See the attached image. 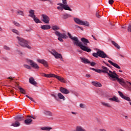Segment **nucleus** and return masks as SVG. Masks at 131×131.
Instances as JSON below:
<instances>
[{"instance_id":"1","label":"nucleus","mask_w":131,"mask_h":131,"mask_svg":"<svg viewBox=\"0 0 131 131\" xmlns=\"http://www.w3.org/2000/svg\"><path fill=\"white\" fill-rule=\"evenodd\" d=\"M68 35L71 39L74 41V45H75L77 47H79L81 50L84 52H87L88 53L92 52V49L89 48L88 47L84 46V45L82 44V42L79 41L77 37H73L70 33H68Z\"/></svg>"},{"instance_id":"2","label":"nucleus","mask_w":131,"mask_h":131,"mask_svg":"<svg viewBox=\"0 0 131 131\" xmlns=\"http://www.w3.org/2000/svg\"><path fill=\"white\" fill-rule=\"evenodd\" d=\"M68 35L71 39L74 41V45H75L77 47H79L81 50L84 52H87L88 53L92 52V49L89 48L88 47L84 46V45L82 44V42L79 41L77 37H73L70 33H68Z\"/></svg>"},{"instance_id":"3","label":"nucleus","mask_w":131,"mask_h":131,"mask_svg":"<svg viewBox=\"0 0 131 131\" xmlns=\"http://www.w3.org/2000/svg\"><path fill=\"white\" fill-rule=\"evenodd\" d=\"M16 38L18 40V42L19 44V46L23 47V48H27L29 50L31 49V47L28 45V41L19 36H17Z\"/></svg>"},{"instance_id":"4","label":"nucleus","mask_w":131,"mask_h":131,"mask_svg":"<svg viewBox=\"0 0 131 131\" xmlns=\"http://www.w3.org/2000/svg\"><path fill=\"white\" fill-rule=\"evenodd\" d=\"M62 3H58L57 6L62 7L63 10H66V11H70L71 12H72V9L70 8L68 5H67V0H62Z\"/></svg>"},{"instance_id":"5","label":"nucleus","mask_w":131,"mask_h":131,"mask_svg":"<svg viewBox=\"0 0 131 131\" xmlns=\"http://www.w3.org/2000/svg\"><path fill=\"white\" fill-rule=\"evenodd\" d=\"M54 33L55 35H56V36L58 37V40H59V41H61V42H63V41H64L62 38L66 39L68 38V36H67V35H66V34L65 33L62 34L59 31H55Z\"/></svg>"},{"instance_id":"6","label":"nucleus","mask_w":131,"mask_h":131,"mask_svg":"<svg viewBox=\"0 0 131 131\" xmlns=\"http://www.w3.org/2000/svg\"><path fill=\"white\" fill-rule=\"evenodd\" d=\"M74 21L78 24L79 25H84L85 26H90V23L88 21H83L81 20H80L78 18H74Z\"/></svg>"},{"instance_id":"7","label":"nucleus","mask_w":131,"mask_h":131,"mask_svg":"<svg viewBox=\"0 0 131 131\" xmlns=\"http://www.w3.org/2000/svg\"><path fill=\"white\" fill-rule=\"evenodd\" d=\"M50 53L55 57V59H60L61 61H63V57L62 56V55L57 52L55 50H52Z\"/></svg>"},{"instance_id":"8","label":"nucleus","mask_w":131,"mask_h":131,"mask_svg":"<svg viewBox=\"0 0 131 131\" xmlns=\"http://www.w3.org/2000/svg\"><path fill=\"white\" fill-rule=\"evenodd\" d=\"M51 96L54 97V99H55L56 101H59V99H60V100H63V101H65L66 100L65 97L61 93H58L57 96L55 94H51Z\"/></svg>"},{"instance_id":"9","label":"nucleus","mask_w":131,"mask_h":131,"mask_svg":"<svg viewBox=\"0 0 131 131\" xmlns=\"http://www.w3.org/2000/svg\"><path fill=\"white\" fill-rule=\"evenodd\" d=\"M27 62L30 64L32 68H34V69H39V67L38 66V65L36 62H34L33 60L31 59H28Z\"/></svg>"},{"instance_id":"10","label":"nucleus","mask_w":131,"mask_h":131,"mask_svg":"<svg viewBox=\"0 0 131 131\" xmlns=\"http://www.w3.org/2000/svg\"><path fill=\"white\" fill-rule=\"evenodd\" d=\"M108 76H110V77H111V78H113V80L114 81L116 80V78L118 77V75L117 74H116L115 71L112 72L111 71H109V73H108Z\"/></svg>"},{"instance_id":"11","label":"nucleus","mask_w":131,"mask_h":131,"mask_svg":"<svg viewBox=\"0 0 131 131\" xmlns=\"http://www.w3.org/2000/svg\"><path fill=\"white\" fill-rule=\"evenodd\" d=\"M42 19V21L46 24H49L50 23V17L46 14L41 15Z\"/></svg>"},{"instance_id":"12","label":"nucleus","mask_w":131,"mask_h":131,"mask_svg":"<svg viewBox=\"0 0 131 131\" xmlns=\"http://www.w3.org/2000/svg\"><path fill=\"white\" fill-rule=\"evenodd\" d=\"M97 54H98L99 57L100 58H102L103 59H105V58H108V55L104 52V51H97Z\"/></svg>"},{"instance_id":"13","label":"nucleus","mask_w":131,"mask_h":131,"mask_svg":"<svg viewBox=\"0 0 131 131\" xmlns=\"http://www.w3.org/2000/svg\"><path fill=\"white\" fill-rule=\"evenodd\" d=\"M14 119L16 121H23V120H25V118L22 115H18L14 117Z\"/></svg>"},{"instance_id":"14","label":"nucleus","mask_w":131,"mask_h":131,"mask_svg":"<svg viewBox=\"0 0 131 131\" xmlns=\"http://www.w3.org/2000/svg\"><path fill=\"white\" fill-rule=\"evenodd\" d=\"M37 61H38V63L43 64L45 67H46V68L49 67V64H48V62H47V61L45 60L44 59H37Z\"/></svg>"},{"instance_id":"15","label":"nucleus","mask_w":131,"mask_h":131,"mask_svg":"<svg viewBox=\"0 0 131 131\" xmlns=\"http://www.w3.org/2000/svg\"><path fill=\"white\" fill-rule=\"evenodd\" d=\"M118 93L120 97H121L122 99H124V100H126V101H128V102H130V98L129 97L124 96L120 91H118Z\"/></svg>"},{"instance_id":"16","label":"nucleus","mask_w":131,"mask_h":131,"mask_svg":"<svg viewBox=\"0 0 131 131\" xmlns=\"http://www.w3.org/2000/svg\"><path fill=\"white\" fill-rule=\"evenodd\" d=\"M59 91L62 93V94H64L65 95H68L70 93V91L69 90H67L66 88L60 87L59 88Z\"/></svg>"},{"instance_id":"17","label":"nucleus","mask_w":131,"mask_h":131,"mask_svg":"<svg viewBox=\"0 0 131 131\" xmlns=\"http://www.w3.org/2000/svg\"><path fill=\"white\" fill-rule=\"evenodd\" d=\"M116 79L117 80L118 82H119L120 84H121V85H122L123 86L125 84H126V83L124 81V79H123V78H119L117 77Z\"/></svg>"},{"instance_id":"18","label":"nucleus","mask_w":131,"mask_h":131,"mask_svg":"<svg viewBox=\"0 0 131 131\" xmlns=\"http://www.w3.org/2000/svg\"><path fill=\"white\" fill-rule=\"evenodd\" d=\"M108 100L109 101L116 102V103H119V102H120V100H119V98L115 96H114L113 97L109 98Z\"/></svg>"},{"instance_id":"19","label":"nucleus","mask_w":131,"mask_h":131,"mask_svg":"<svg viewBox=\"0 0 131 131\" xmlns=\"http://www.w3.org/2000/svg\"><path fill=\"white\" fill-rule=\"evenodd\" d=\"M80 59L82 63L84 64H90L91 63V61L88 59L84 57H80Z\"/></svg>"},{"instance_id":"20","label":"nucleus","mask_w":131,"mask_h":131,"mask_svg":"<svg viewBox=\"0 0 131 131\" xmlns=\"http://www.w3.org/2000/svg\"><path fill=\"white\" fill-rule=\"evenodd\" d=\"M40 28L43 30H49V29H51V26L50 25H43L40 26Z\"/></svg>"},{"instance_id":"21","label":"nucleus","mask_w":131,"mask_h":131,"mask_svg":"<svg viewBox=\"0 0 131 131\" xmlns=\"http://www.w3.org/2000/svg\"><path fill=\"white\" fill-rule=\"evenodd\" d=\"M92 84L96 88H101L102 86V84L97 81H92Z\"/></svg>"},{"instance_id":"22","label":"nucleus","mask_w":131,"mask_h":131,"mask_svg":"<svg viewBox=\"0 0 131 131\" xmlns=\"http://www.w3.org/2000/svg\"><path fill=\"white\" fill-rule=\"evenodd\" d=\"M101 68H102L101 69L102 72L103 73H107V74L108 75V73H109V71H110L109 69L107 68V67H104V66H102Z\"/></svg>"},{"instance_id":"23","label":"nucleus","mask_w":131,"mask_h":131,"mask_svg":"<svg viewBox=\"0 0 131 131\" xmlns=\"http://www.w3.org/2000/svg\"><path fill=\"white\" fill-rule=\"evenodd\" d=\"M81 40L82 42L84 45L85 47H86L88 46V43H90V41L86 38H81Z\"/></svg>"},{"instance_id":"24","label":"nucleus","mask_w":131,"mask_h":131,"mask_svg":"<svg viewBox=\"0 0 131 131\" xmlns=\"http://www.w3.org/2000/svg\"><path fill=\"white\" fill-rule=\"evenodd\" d=\"M53 77H55V78L58 79V80H59V81H61V82H65V80L64 79V78L62 77L54 75V76H53Z\"/></svg>"},{"instance_id":"25","label":"nucleus","mask_w":131,"mask_h":131,"mask_svg":"<svg viewBox=\"0 0 131 131\" xmlns=\"http://www.w3.org/2000/svg\"><path fill=\"white\" fill-rule=\"evenodd\" d=\"M108 63H110L111 65H112V66H114V67H115V68H117V69H120V67L117 64V63H115L111 60H108Z\"/></svg>"},{"instance_id":"26","label":"nucleus","mask_w":131,"mask_h":131,"mask_svg":"<svg viewBox=\"0 0 131 131\" xmlns=\"http://www.w3.org/2000/svg\"><path fill=\"white\" fill-rule=\"evenodd\" d=\"M29 13L30 14L29 15V17H31V18H34V17H35V14L34 10L31 9L30 10H29Z\"/></svg>"},{"instance_id":"27","label":"nucleus","mask_w":131,"mask_h":131,"mask_svg":"<svg viewBox=\"0 0 131 131\" xmlns=\"http://www.w3.org/2000/svg\"><path fill=\"white\" fill-rule=\"evenodd\" d=\"M29 82L31 83V84H33V85H36L37 84L36 81L34 80V78L32 77L29 78Z\"/></svg>"},{"instance_id":"28","label":"nucleus","mask_w":131,"mask_h":131,"mask_svg":"<svg viewBox=\"0 0 131 131\" xmlns=\"http://www.w3.org/2000/svg\"><path fill=\"white\" fill-rule=\"evenodd\" d=\"M20 122L18 121H16L14 123L11 124V126H13L14 127H18L20 125Z\"/></svg>"},{"instance_id":"29","label":"nucleus","mask_w":131,"mask_h":131,"mask_svg":"<svg viewBox=\"0 0 131 131\" xmlns=\"http://www.w3.org/2000/svg\"><path fill=\"white\" fill-rule=\"evenodd\" d=\"M101 104L103 106H104V107H107L108 108H111L112 106H111V104L109 103L105 102H102Z\"/></svg>"},{"instance_id":"30","label":"nucleus","mask_w":131,"mask_h":131,"mask_svg":"<svg viewBox=\"0 0 131 131\" xmlns=\"http://www.w3.org/2000/svg\"><path fill=\"white\" fill-rule=\"evenodd\" d=\"M31 122H32V119H29L28 118L25 120V123L27 125L31 124Z\"/></svg>"},{"instance_id":"31","label":"nucleus","mask_w":131,"mask_h":131,"mask_svg":"<svg viewBox=\"0 0 131 131\" xmlns=\"http://www.w3.org/2000/svg\"><path fill=\"white\" fill-rule=\"evenodd\" d=\"M43 114H45V115H47V116H53L52 112L48 111H44Z\"/></svg>"},{"instance_id":"32","label":"nucleus","mask_w":131,"mask_h":131,"mask_svg":"<svg viewBox=\"0 0 131 131\" xmlns=\"http://www.w3.org/2000/svg\"><path fill=\"white\" fill-rule=\"evenodd\" d=\"M41 129H42V130L50 131L51 129H53V128L51 127H42L41 128Z\"/></svg>"},{"instance_id":"33","label":"nucleus","mask_w":131,"mask_h":131,"mask_svg":"<svg viewBox=\"0 0 131 131\" xmlns=\"http://www.w3.org/2000/svg\"><path fill=\"white\" fill-rule=\"evenodd\" d=\"M70 17H71V15L69 14H64L62 15V19H68Z\"/></svg>"},{"instance_id":"34","label":"nucleus","mask_w":131,"mask_h":131,"mask_svg":"<svg viewBox=\"0 0 131 131\" xmlns=\"http://www.w3.org/2000/svg\"><path fill=\"white\" fill-rule=\"evenodd\" d=\"M43 76H45V77H54V76H55V74H43Z\"/></svg>"},{"instance_id":"35","label":"nucleus","mask_w":131,"mask_h":131,"mask_svg":"<svg viewBox=\"0 0 131 131\" xmlns=\"http://www.w3.org/2000/svg\"><path fill=\"white\" fill-rule=\"evenodd\" d=\"M112 43L116 48H118V50H120V46L117 43L115 42L114 41H112Z\"/></svg>"},{"instance_id":"36","label":"nucleus","mask_w":131,"mask_h":131,"mask_svg":"<svg viewBox=\"0 0 131 131\" xmlns=\"http://www.w3.org/2000/svg\"><path fill=\"white\" fill-rule=\"evenodd\" d=\"M33 19L35 23H41V21L39 20V19L36 17V16H35V17H33Z\"/></svg>"},{"instance_id":"37","label":"nucleus","mask_w":131,"mask_h":131,"mask_svg":"<svg viewBox=\"0 0 131 131\" xmlns=\"http://www.w3.org/2000/svg\"><path fill=\"white\" fill-rule=\"evenodd\" d=\"M18 89L19 90L21 94H24V95H26V91H25V90L23 88H22L21 87H18Z\"/></svg>"},{"instance_id":"38","label":"nucleus","mask_w":131,"mask_h":131,"mask_svg":"<svg viewBox=\"0 0 131 131\" xmlns=\"http://www.w3.org/2000/svg\"><path fill=\"white\" fill-rule=\"evenodd\" d=\"M52 30H54V31H58L57 30H59L60 29V28L58 27L57 26H53L52 28Z\"/></svg>"},{"instance_id":"39","label":"nucleus","mask_w":131,"mask_h":131,"mask_svg":"<svg viewBox=\"0 0 131 131\" xmlns=\"http://www.w3.org/2000/svg\"><path fill=\"white\" fill-rule=\"evenodd\" d=\"M12 32H13V33H15V34H17V35H19L20 34V33L19 32V31L13 29L12 30Z\"/></svg>"},{"instance_id":"40","label":"nucleus","mask_w":131,"mask_h":131,"mask_svg":"<svg viewBox=\"0 0 131 131\" xmlns=\"http://www.w3.org/2000/svg\"><path fill=\"white\" fill-rule=\"evenodd\" d=\"M41 2H49L50 5H54V1L52 0H40Z\"/></svg>"},{"instance_id":"41","label":"nucleus","mask_w":131,"mask_h":131,"mask_svg":"<svg viewBox=\"0 0 131 131\" xmlns=\"http://www.w3.org/2000/svg\"><path fill=\"white\" fill-rule=\"evenodd\" d=\"M17 14L20 16H24V12L23 11L18 10L17 11Z\"/></svg>"},{"instance_id":"42","label":"nucleus","mask_w":131,"mask_h":131,"mask_svg":"<svg viewBox=\"0 0 131 131\" xmlns=\"http://www.w3.org/2000/svg\"><path fill=\"white\" fill-rule=\"evenodd\" d=\"M24 67L25 68H26L27 69L31 70V67L28 64H24Z\"/></svg>"},{"instance_id":"43","label":"nucleus","mask_w":131,"mask_h":131,"mask_svg":"<svg viewBox=\"0 0 131 131\" xmlns=\"http://www.w3.org/2000/svg\"><path fill=\"white\" fill-rule=\"evenodd\" d=\"M26 97H27V98H28V99H29L30 100H31V101H32V102H34V103H35V101H34V99H33V98H32L31 97H29V96L28 95H26Z\"/></svg>"},{"instance_id":"44","label":"nucleus","mask_w":131,"mask_h":131,"mask_svg":"<svg viewBox=\"0 0 131 131\" xmlns=\"http://www.w3.org/2000/svg\"><path fill=\"white\" fill-rule=\"evenodd\" d=\"M80 108H82L83 109H84V108H86V106L83 103L80 104Z\"/></svg>"},{"instance_id":"45","label":"nucleus","mask_w":131,"mask_h":131,"mask_svg":"<svg viewBox=\"0 0 131 131\" xmlns=\"http://www.w3.org/2000/svg\"><path fill=\"white\" fill-rule=\"evenodd\" d=\"M4 49L6 50L7 51H10V50H11L10 47H8L7 46H6V45L4 46Z\"/></svg>"},{"instance_id":"46","label":"nucleus","mask_w":131,"mask_h":131,"mask_svg":"<svg viewBox=\"0 0 131 131\" xmlns=\"http://www.w3.org/2000/svg\"><path fill=\"white\" fill-rule=\"evenodd\" d=\"M93 56L95 57V58H98V57H99V54H98V52H97V53H93Z\"/></svg>"},{"instance_id":"47","label":"nucleus","mask_w":131,"mask_h":131,"mask_svg":"<svg viewBox=\"0 0 131 131\" xmlns=\"http://www.w3.org/2000/svg\"><path fill=\"white\" fill-rule=\"evenodd\" d=\"M91 66H92V67H94V66H95V65H97V63H96L95 62H91L90 63Z\"/></svg>"},{"instance_id":"48","label":"nucleus","mask_w":131,"mask_h":131,"mask_svg":"<svg viewBox=\"0 0 131 131\" xmlns=\"http://www.w3.org/2000/svg\"><path fill=\"white\" fill-rule=\"evenodd\" d=\"M13 24L15 25V26H17V27H19L20 26V24L17 23L16 21H14Z\"/></svg>"},{"instance_id":"49","label":"nucleus","mask_w":131,"mask_h":131,"mask_svg":"<svg viewBox=\"0 0 131 131\" xmlns=\"http://www.w3.org/2000/svg\"><path fill=\"white\" fill-rule=\"evenodd\" d=\"M127 31L128 32H131V25H129L127 27Z\"/></svg>"},{"instance_id":"50","label":"nucleus","mask_w":131,"mask_h":131,"mask_svg":"<svg viewBox=\"0 0 131 131\" xmlns=\"http://www.w3.org/2000/svg\"><path fill=\"white\" fill-rule=\"evenodd\" d=\"M57 10H61V11H63L64 10V8L62 6H58L57 7Z\"/></svg>"},{"instance_id":"51","label":"nucleus","mask_w":131,"mask_h":131,"mask_svg":"<svg viewBox=\"0 0 131 131\" xmlns=\"http://www.w3.org/2000/svg\"><path fill=\"white\" fill-rule=\"evenodd\" d=\"M75 27H76V28H79L81 30L83 31V28L80 27L79 26L75 25Z\"/></svg>"},{"instance_id":"52","label":"nucleus","mask_w":131,"mask_h":131,"mask_svg":"<svg viewBox=\"0 0 131 131\" xmlns=\"http://www.w3.org/2000/svg\"><path fill=\"white\" fill-rule=\"evenodd\" d=\"M96 16L97 18H101V16L99 14V12H96Z\"/></svg>"},{"instance_id":"53","label":"nucleus","mask_w":131,"mask_h":131,"mask_svg":"<svg viewBox=\"0 0 131 131\" xmlns=\"http://www.w3.org/2000/svg\"><path fill=\"white\" fill-rule=\"evenodd\" d=\"M95 72H97V73H102V70L98 69L95 70Z\"/></svg>"},{"instance_id":"54","label":"nucleus","mask_w":131,"mask_h":131,"mask_svg":"<svg viewBox=\"0 0 131 131\" xmlns=\"http://www.w3.org/2000/svg\"><path fill=\"white\" fill-rule=\"evenodd\" d=\"M113 3H114V0H109L108 1V4H110V5H113Z\"/></svg>"},{"instance_id":"55","label":"nucleus","mask_w":131,"mask_h":131,"mask_svg":"<svg viewBox=\"0 0 131 131\" xmlns=\"http://www.w3.org/2000/svg\"><path fill=\"white\" fill-rule=\"evenodd\" d=\"M27 117H31L33 119H36V117H34L33 115H31V116H28Z\"/></svg>"},{"instance_id":"56","label":"nucleus","mask_w":131,"mask_h":131,"mask_svg":"<svg viewBox=\"0 0 131 131\" xmlns=\"http://www.w3.org/2000/svg\"><path fill=\"white\" fill-rule=\"evenodd\" d=\"M8 79H11L10 81H12V80H14V78H13L12 77H9L8 78Z\"/></svg>"},{"instance_id":"57","label":"nucleus","mask_w":131,"mask_h":131,"mask_svg":"<svg viewBox=\"0 0 131 131\" xmlns=\"http://www.w3.org/2000/svg\"><path fill=\"white\" fill-rule=\"evenodd\" d=\"M86 77L90 78L91 77V75L90 74H87L85 75Z\"/></svg>"},{"instance_id":"58","label":"nucleus","mask_w":131,"mask_h":131,"mask_svg":"<svg viewBox=\"0 0 131 131\" xmlns=\"http://www.w3.org/2000/svg\"><path fill=\"white\" fill-rule=\"evenodd\" d=\"M103 63H104V64H105V65H106V66H108V67H110V66H109V64H108V63H106V62H105L104 61H103Z\"/></svg>"},{"instance_id":"59","label":"nucleus","mask_w":131,"mask_h":131,"mask_svg":"<svg viewBox=\"0 0 131 131\" xmlns=\"http://www.w3.org/2000/svg\"><path fill=\"white\" fill-rule=\"evenodd\" d=\"M71 113H72V114H73L74 115H76L77 114V113H75L74 112H72Z\"/></svg>"},{"instance_id":"60","label":"nucleus","mask_w":131,"mask_h":131,"mask_svg":"<svg viewBox=\"0 0 131 131\" xmlns=\"http://www.w3.org/2000/svg\"><path fill=\"white\" fill-rule=\"evenodd\" d=\"M96 69H94V68H90V70H93V71H96Z\"/></svg>"},{"instance_id":"61","label":"nucleus","mask_w":131,"mask_h":131,"mask_svg":"<svg viewBox=\"0 0 131 131\" xmlns=\"http://www.w3.org/2000/svg\"><path fill=\"white\" fill-rule=\"evenodd\" d=\"M92 37L94 38V39H95V40H97V38H96V37H95L94 35H92Z\"/></svg>"},{"instance_id":"62","label":"nucleus","mask_w":131,"mask_h":131,"mask_svg":"<svg viewBox=\"0 0 131 131\" xmlns=\"http://www.w3.org/2000/svg\"><path fill=\"white\" fill-rule=\"evenodd\" d=\"M122 28H123L124 29H126V26H124L122 27Z\"/></svg>"},{"instance_id":"63","label":"nucleus","mask_w":131,"mask_h":131,"mask_svg":"<svg viewBox=\"0 0 131 131\" xmlns=\"http://www.w3.org/2000/svg\"><path fill=\"white\" fill-rule=\"evenodd\" d=\"M0 31H3V28H2V27H0Z\"/></svg>"},{"instance_id":"64","label":"nucleus","mask_w":131,"mask_h":131,"mask_svg":"<svg viewBox=\"0 0 131 131\" xmlns=\"http://www.w3.org/2000/svg\"><path fill=\"white\" fill-rule=\"evenodd\" d=\"M125 118L126 119H127V118H128L127 116H125Z\"/></svg>"}]
</instances>
